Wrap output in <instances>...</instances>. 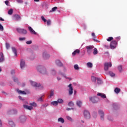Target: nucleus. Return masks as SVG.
Masks as SVG:
<instances>
[{
	"label": "nucleus",
	"mask_w": 127,
	"mask_h": 127,
	"mask_svg": "<svg viewBox=\"0 0 127 127\" xmlns=\"http://www.w3.org/2000/svg\"><path fill=\"white\" fill-rule=\"evenodd\" d=\"M37 70L41 74H45L47 73L46 69L44 66L39 65L37 67Z\"/></svg>",
	"instance_id": "f257e3e1"
},
{
	"label": "nucleus",
	"mask_w": 127,
	"mask_h": 127,
	"mask_svg": "<svg viewBox=\"0 0 127 127\" xmlns=\"http://www.w3.org/2000/svg\"><path fill=\"white\" fill-rule=\"evenodd\" d=\"M27 120V118L24 115H22L19 117V119H18V121H17V123L21 124H24Z\"/></svg>",
	"instance_id": "f03ea898"
},
{
	"label": "nucleus",
	"mask_w": 127,
	"mask_h": 127,
	"mask_svg": "<svg viewBox=\"0 0 127 127\" xmlns=\"http://www.w3.org/2000/svg\"><path fill=\"white\" fill-rule=\"evenodd\" d=\"M31 85L35 87L39 88L40 89H43V86L40 83H37L35 82L30 81Z\"/></svg>",
	"instance_id": "7ed1b4c3"
},
{
	"label": "nucleus",
	"mask_w": 127,
	"mask_h": 127,
	"mask_svg": "<svg viewBox=\"0 0 127 127\" xmlns=\"http://www.w3.org/2000/svg\"><path fill=\"white\" fill-rule=\"evenodd\" d=\"M85 48L87 50V52L88 54H91L92 52L93 49H94V46H86Z\"/></svg>",
	"instance_id": "20e7f679"
},
{
	"label": "nucleus",
	"mask_w": 127,
	"mask_h": 127,
	"mask_svg": "<svg viewBox=\"0 0 127 127\" xmlns=\"http://www.w3.org/2000/svg\"><path fill=\"white\" fill-rule=\"evenodd\" d=\"M118 42L114 40L111 42L110 47L111 49H115V48H116Z\"/></svg>",
	"instance_id": "39448f33"
},
{
	"label": "nucleus",
	"mask_w": 127,
	"mask_h": 127,
	"mask_svg": "<svg viewBox=\"0 0 127 127\" xmlns=\"http://www.w3.org/2000/svg\"><path fill=\"white\" fill-rule=\"evenodd\" d=\"M89 101L93 103H98L99 99L97 97H90L89 98Z\"/></svg>",
	"instance_id": "423d86ee"
},
{
	"label": "nucleus",
	"mask_w": 127,
	"mask_h": 127,
	"mask_svg": "<svg viewBox=\"0 0 127 127\" xmlns=\"http://www.w3.org/2000/svg\"><path fill=\"white\" fill-rule=\"evenodd\" d=\"M112 66L111 63H105L104 64V70L108 71L109 70V67H111Z\"/></svg>",
	"instance_id": "0eeeda50"
},
{
	"label": "nucleus",
	"mask_w": 127,
	"mask_h": 127,
	"mask_svg": "<svg viewBox=\"0 0 127 127\" xmlns=\"http://www.w3.org/2000/svg\"><path fill=\"white\" fill-rule=\"evenodd\" d=\"M17 32L22 34H27V31L26 30L19 28H17Z\"/></svg>",
	"instance_id": "6e6552de"
},
{
	"label": "nucleus",
	"mask_w": 127,
	"mask_h": 127,
	"mask_svg": "<svg viewBox=\"0 0 127 127\" xmlns=\"http://www.w3.org/2000/svg\"><path fill=\"white\" fill-rule=\"evenodd\" d=\"M84 117L85 119H89L90 118V114L89 111L85 110L83 113Z\"/></svg>",
	"instance_id": "1a4fd4ad"
},
{
	"label": "nucleus",
	"mask_w": 127,
	"mask_h": 127,
	"mask_svg": "<svg viewBox=\"0 0 127 127\" xmlns=\"http://www.w3.org/2000/svg\"><path fill=\"white\" fill-rule=\"evenodd\" d=\"M43 58L45 60H47V59H49V58H50V55L49 54H48L47 52H44L43 53Z\"/></svg>",
	"instance_id": "9d476101"
},
{
	"label": "nucleus",
	"mask_w": 127,
	"mask_h": 127,
	"mask_svg": "<svg viewBox=\"0 0 127 127\" xmlns=\"http://www.w3.org/2000/svg\"><path fill=\"white\" fill-rule=\"evenodd\" d=\"M68 87L69 88V89H68V94H69V95L71 96L73 94V87L72 86V84H69L68 85Z\"/></svg>",
	"instance_id": "9b49d317"
},
{
	"label": "nucleus",
	"mask_w": 127,
	"mask_h": 127,
	"mask_svg": "<svg viewBox=\"0 0 127 127\" xmlns=\"http://www.w3.org/2000/svg\"><path fill=\"white\" fill-rule=\"evenodd\" d=\"M98 114L100 115V118L102 121L104 120V112L101 110H99L98 111Z\"/></svg>",
	"instance_id": "f8f14e48"
},
{
	"label": "nucleus",
	"mask_w": 127,
	"mask_h": 127,
	"mask_svg": "<svg viewBox=\"0 0 127 127\" xmlns=\"http://www.w3.org/2000/svg\"><path fill=\"white\" fill-rule=\"evenodd\" d=\"M58 74L63 76L66 79H68L69 81H71L72 80L71 78L67 77L64 73L61 71L59 72Z\"/></svg>",
	"instance_id": "ddd939ff"
},
{
	"label": "nucleus",
	"mask_w": 127,
	"mask_h": 127,
	"mask_svg": "<svg viewBox=\"0 0 127 127\" xmlns=\"http://www.w3.org/2000/svg\"><path fill=\"white\" fill-rule=\"evenodd\" d=\"M21 19V16L17 14L13 16V20H18Z\"/></svg>",
	"instance_id": "4468645a"
},
{
	"label": "nucleus",
	"mask_w": 127,
	"mask_h": 127,
	"mask_svg": "<svg viewBox=\"0 0 127 127\" xmlns=\"http://www.w3.org/2000/svg\"><path fill=\"white\" fill-rule=\"evenodd\" d=\"M21 68L23 69L25 66V62L24 60H21V63H20Z\"/></svg>",
	"instance_id": "2eb2a0df"
},
{
	"label": "nucleus",
	"mask_w": 127,
	"mask_h": 127,
	"mask_svg": "<svg viewBox=\"0 0 127 127\" xmlns=\"http://www.w3.org/2000/svg\"><path fill=\"white\" fill-rule=\"evenodd\" d=\"M4 60L3 54L2 52L0 53V63L3 62Z\"/></svg>",
	"instance_id": "dca6fc26"
},
{
	"label": "nucleus",
	"mask_w": 127,
	"mask_h": 127,
	"mask_svg": "<svg viewBox=\"0 0 127 127\" xmlns=\"http://www.w3.org/2000/svg\"><path fill=\"white\" fill-rule=\"evenodd\" d=\"M55 63L57 66H59L60 67H61L63 66V64L59 60H57L55 61Z\"/></svg>",
	"instance_id": "f3484780"
},
{
	"label": "nucleus",
	"mask_w": 127,
	"mask_h": 127,
	"mask_svg": "<svg viewBox=\"0 0 127 127\" xmlns=\"http://www.w3.org/2000/svg\"><path fill=\"white\" fill-rule=\"evenodd\" d=\"M97 96L103 99H106L107 98L106 95L105 94L102 93H98L97 94Z\"/></svg>",
	"instance_id": "a211bd4d"
},
{
	"label": "nucleus",
	"mask_w": 127,
	"mask_h": 127,
	"mask_svg": "<svg viewBox=\"0 0 127 127\" xmlns=\"http://www.w3.org/2000/svg\"><path fill=\"white\" fill-rule=\"evenodd\" d=\"M8 124H9L11 127H15V124L12 120H9L8 121Z\"/></svg>",
	"instance_id": "6ab92c4d"
},
{
	"label": "nucleus",
	"mask_w": 127,
	"mask_h": 127,
	"mask_svg": "<svg viewBox=\"0 0 127 127\" xmlns=\"http://www.w3.org/2000/svg\"><path fill=\"white\" fill-rule=\"evenodd\" d=\"M24 108H25L28 110H29V111H31L33 109V108L32 106H29L26 105H24Z\"/></svg>",
	"instance_id": "aec40b11"
},
{
	"label": "nucleus",
	"mask_w": 127,
	"mask_h": 127,
	"mask_svg": "<svg viewBox=\"0 0 127 127\" xmlns=\"http://www.w3.org/2000/svg\"><path fill=\"white\" fill-rule=\"evenodd\" d=\"M28 30L29 31H30V33H32L33 34H37V33L30 26L28 27Z\"/></svg>",
	"instance_id": "412c9836"
},
{
	"label": "nucleus",
	"mask_w": 127,
	"mask_h": 127,
	"mask_svg": "<svg viewBox=\"0 0 127 127\" xmlns=\"http://www.w3.org/2000/svg\"><path fill=\"white\" fill-rule=\"evenodd\" d=\"M80 52V51L79 50L76 49L73 52V53H72V56H75L76 54H79Z\"/></svg>",
	"instance_id": "4be33fe9"
},
{
	"label": "nucleus",
	"mask_w": 127,
	"mask_h": 127,
	"mask_svg": "<svg viewBox=\"0 0 127 127\" xmlns=\"http://www.w3.org/2000/svg\"><path fill=\"white\" fill-rule=\"evenodd\" d=\"M51 105H53L54 107L58 106V101H53L51 102Z\"/></svg>",
	"instance_id": "5701e85b"
},
{
	"label": "nucleus",
	"mask_w": 127,
	"mask_h": 127,
	"mask_svg": "<svg viewBox=\"0 0 127 127\" xmlns=\"http://www.w3.org/2000/svg\"><path fill=\"white\" fill-rule=\"evenodd\" d=\"M58 122L59 123H61L62 124H64V120L63 118L61 117V118H58Z\"/></svg>",
	"instance_id": "b1692460"
},
{
	"label": "nucleus",
	"mask_w": 127,
	"mask_h": 127,
	"mask_svg": "<svg viewBox=\"0 0 127 127\" xmlns=\"http://www.w3.org/2000/svg\"><path fill=\"white\" fill-rule=\"evenodd\" d=\"M76 105L77 106H78L79 107H81L82 105V102L80 100H78L76 102Z\"/></svg>",
	"instance_id": "393cba45"
},
{
	"label": "nucleus",
	"mask_w": 127,
	"mask_h": 127,
	"mask_svg": "<svg viewBox=\"0 0 127 127\" xmlns=\"http://www.w3.org/2000/svg\"><path fill=\"white\" fill-rule=\"evenodd\" d=\"M114 92L116 94H119L120 93V92H121V89L119 88L118 87H116L115 90H114Z\"/></svg>",
	"instance_id": "a878e982"
},
{
	"label": "nucleus",
	"mask_w": 127,
	"mask_h": 127,
	"mask_svg": "<svg viewBox=\"0 0 127 127\" xmlns=\"http://www.w3.org/2000/svg\"><path fill=\"white\" fill-rule=\"evenodd\" d=\"M98 52L97 49L95 48L93 49V55H97V54H98Z\"/></svg>",
	"instance_id": "bb28decb"
},
{
	"label": "nucleus",
	"mask_w": 127,
	"mask_h": 127,
	"mask_svg": "<svg viewBox=\"0 0 127 127\" xmlns=\"http://www.w3.org/2000/svg\"><path fill=\"white\" fill-rule=\"evenodd\" d=\"M12 51L15 54V56H17V50L15 48L12 47Z\"/></svg>",
	"instance_id": "cd10ccee"
},
{
	"label": "nucleus",
	"mask_w": 127,
	"mask_h": 127,
	"mask_svg": "<svg viewBox=\"0 0 127 127\" xmlns=\"http://www.w3.org/2000/svg\"><path fill=\"white\" fill-rule=\"evenodd\" d=\"M18 93L19 94L26 95V93L24 91H21L18 90Z\"/></svg>",
	"instance_id": "c85d7f7f"
},
{
	"label": "nucleus",
	"mask_w": 127,
	"mask_h": 127,
	"mask_svg": "<svg viewBox=\"0 0 127 127\" xmlns=\"http://www.w3.org/2000/svg\"><path fill=\"white\" fill-rule=\"evenodd\" d=\"M68 106L69 107H73L74 106V103L72 102V101H70L68 103Z\"/></svg>",
	"instance_id": "c756f323"
},
{
	"label": "nucleus",
	"mask_w": 127,
	"mask_h": 127,
	"mask_svg": "<svg viewBox=\"0 0 127 127\" xmlns=\"http://www.w3.org/2000/svg\"><path fill=\"white\" fill-rule=\"evenodd\" d=\"M58 104H63L64 100L62 99H58L57 100Z\"/></svg>",
	"instance_id": "7c9ffc66"
},
{
	"label": "nucleus",
	"mask_w": 127,
	"mask_h": 127,
	"mask_svg": "<svg viewBox=\"0 0 127 127\" xmlns=\"http://www.w3.org/2000/svg\"><path fill=\"white\" fill-rule=\"evenodd\" d=\"M51 74L53 75V76H55L56 74V70H55L54 69H52L51 70Z\"/></svg>",
	"instance_id": "2f4dec72"
},
{
	"label": "nucleus",
	"mask_w": 127,
	"mask_h": 127,
	"mask_svg": "<svg viewBox=\"0 0 127 127\" xmlns=\"http://www.w3.org/2000/svg\"><path fill=\"white\" fill-rule=\"evenodd\" d=\"M96 80H97V83L98 84H101L102 83V80L100 78H96Z\"/></svg>",
	"instance_id": "473e14b6"
},
{
	"label": "nucleus",
	"mask_w": 127,
	"mask_h": 127,
	"mask_svg": "<svg viewBox=\"0 0 127 127\" xmlns=\"http://www.w3.org/2000/svg\"><path fill=\"white\" fill-rule=\"evenodd\" d=\"M66 119H67L68 121H70V122H72L73 121V119H72V118L70 117H69V116H66Z\"/></svg>",
	"instance_id": "72a5a7b5"
},
{
	"label": "nucleus",
	"mask_w": 127,
	"mask_h": 127,
	"mask_svg": "<svg viewBox=\"0 0 127 127\" xmlns=\"http://www.w3.org/2000/svg\"><path fill=\"white\" fill-rule=\"evenodd\" d=\"M97 78L94 76L91 77V80L92 82L96 83V82Z\"/></svg>",
	"instance_id": "f704fd0d"
},
{
	"label": "nucleus",
	"mask_w": 127,
	"mask_h": 127,
	"mask_svg": "<svg viewBox=\"0 0 127 127\" xmlns=\"http://www.w3.org/2000/svg\"><path fill=\"white\" fill-rule=\"evenodd\" d=\"M29 105L31 106H33L34 107H37V104L35 102L30 103Z\"/></svg>",
	"instance_id": "c9c22d12"
},
{
	"label": "nucleus",
	"mask_w": 127,
	"mask_h": 127,
	"mask_svg": "<svg viewBox=\"0 0 127 127\" xmlns=\"http://www.w3.org/2000/svg\"><path fill=\"white\" fill-rule=\"evenodd\" d=\"M87 66L89 68H92L93 67V64L91 63H87Z\"/></svg>",
	"instance_id": "e433bc0d"
},
{
	"label": "nucleus",
	"mask_w": 127,
	"mask_h": 127,
	"mask_svg": "<svg viewBox=\"0 0 127 127\" xmlns=\"http://www.w3.org/2000/svg\"><path fill=\"white\" fill-rule=\"evenodd\" d=\"M54 95V90H51L50 92V94L49 96L50 98H52L53 96Z\"/></svg>",
	"instance_id": "4c0bfd02"
},
{
	"label": "nucleus",
	"mask_w": 127,
	"mask_h": 127,
	"mask_svg": "<svg viewBox=\"0 0 127 127\" xmlns=\"http://www.w3.org/2000/svg\"><path fill=\"white\" fill-rule=\"evenodd\" d=\"M118 69L120 72H122L123 71V68L122 65H119L118 67Z\"/></svg>",
	"instance_id": "58836bf2"
},
{
	"label": "nucleus",
	"mask_w": 127,
	"mask_h": 127,
	"mask_svg": "<svg viewBox=\"0 0 127 127\" xmlns=\"http://www.w3.org/2000/svg\"><path fill=\"white\" fill-rule=\"evenodd\" d=\"M58 9V7L55 6L52 8V10L50 11V12H54Z\"/></svg>",
	"instance_id": "ea45409f"
},
{
	"label": "nucleus",
	"mask_w": 127,
	"mask_h": 127,
	"mask_svg": "<svg viewBox=\"0 0 127 127\" xmlns=\"http://www.w3.org/2000/svg\"><path fill=\"white\" fill-rule=\"evenodd\" d=\"M74 69L76 70H78L79 69V67L78 64H74Z\"/></svg>",
	"instance_id": "a19ab883"
},
{
	"label": "nucleus",
	"mask_w": 127,
	"mask_h": 127,
	"mask_svg": "<svg viewBox=\"0 0 127 127\" xmlns=\"http://www.w3.org/2000/svg\"><path fill=\"white\" fill-rule=\"evenodd\" d=\"M109 74L110 76L111 77L115 76V74L112 71H109Z\"/></svg>",
	"instance_id": "79ce46f5"
},
{
	"label": "nucleus",
	"mask_w": 127,
	"mask_h": 127,
	"mask_svg": "<svg viewBox=\"0 0 127 127\" xmlns=\"http://www.w3.org/2000/svg\"><path fill=\"white\" fill-rule=\"evenodd\" d=\"M13 12V10L12 9H10L9 11H8V14L11 15Z\"/></svg>",
	"instance_id": "37998d69"
},
{
	"label": "nucleus",
	"mask_w": 127,
	"mask_h": 127,
	"mask_svg": "<svg viewBox=\"0 0 127 127\" xmlns=\"http://www.w3.org/2000/svg\"><path fill=\"white\" fill-rule=\"evenodd\" d=\"M91 35H92V36H93V37L94 38L93 39L94 41H97V40H96V39H95L96 36H95V33H92Z\"/></svg>",
	"instance_id": "c03bdc74"
},
{
	"label": "nucleus",
	"mask_w": 127,
	"mask_h": 127,
	"mask_svg": "<svg viewBox=\"0 0 127 127\" xmlns=\"http://www.w3.org/2000/svg\"><path fill=\"white\" fill-rule=\"evenodd\" d=\"M112 40H113V37H110L107 39V41L108 42L112 41Z\"/></svg>",
	"instance_id": "a18cd8bd"
},
{
	"label": "nucleus",
	"mask_w": 127,
	"mask_h": 127,
	"mask_svg": "<svg viewBox=\"0 0 127 127\" xmlns=\"http://www.w3.org/2000/svg\"><path fill=\"white\" fill-rule=\"evenodd\" d=\"M11 113H12V114H16L17 113V112L16 110H13L11 111Z\"/></svg>",
	"instance_id": "49530a36"
},
{
	"label": "nucleus",
	"mask_w": 127,
	"mask_h": 127,
	"mask_svg": "<svg viewBox=\"0 0 127 127\" xmlns=\"http://www.w3.org/2000/svg\"><path fill=\"white\" fill-rule=\"evenodd\" d=\"M47 24L48 25H50L51 24V21L50 19H48V20H47Z\"/></svg>",
	"instance_id": "de8ad7c7"
},
{
	"label": "nucleus",
	"mask_w": 127,
	"mask_h": 127,
	"mask_svg": "<svg viewBox=\"0 0 127 127\" xmlns=\"http://www.w3.org/2000/svg\"><path fill=\"white\" fill-rule=\"evenodd\" d=\"M13 80H14V81L15 82H16V83H18V78H16V77H14V78H13Z\"/></svg>",
	"instance_id": "09e8293b"
},
{
	"label": "nucleus",
	"mask_w": 127,
	"mask_h": 127,
	"mask_svg": "<svg viewBox=\"0 0 127 127\" xmlns=\"http://www.w3.org/2000/svg\"><path fill=\"white\" fill-rule=\"evenodd\" d=\"M38 102H43V100L42 99V97H41L40 98H39L37 100Z\"/></svg>",
	"instance_id": "8fccbe9b"
},
{
	"label": "nucleus",
	"mask_w": 127,
	"mask_h": 127,
	"mask_svg": "<svg viewBox=\"0 0 127 127\" xmlns=\"http://www.w3.org/2000/svg\"><path fill=\"white\" fill-rule=\"evenodd\" d=\"M10 47L9 44L8 43H6V48L7 49H9V48Z\"/></svg>",
	"instance_id": "3c124183"
},
{
	"label": "nucleus",
	"mask_w": 127,
	"mask_h": 127,
	"mask_svg": "<svg viewBox=\"0 0 127 127\" xmlns=\"http://www.w3.org/2000/svg\"><path fill=\"white\" fill-rule=\"evenodd\" d=\"M41 19H42V20L44 22H47V19H46L45 18V17H44V16H41Z\"/></svg>",
	"instance_id": "603ef678"
},
{
	"label": "nucleus",
	"mask_w": 127,
	"mask_h": 127,
	"mask_svg": "<svg viewBox=\"0 0 127 127\" xmlns=\"http://www.w3.org/2000/svg\"><path fill=\"white\" fill-rule=\"evenodd\" d=\"M0 30L3 31V27L1 24H0Z\"/></svg>",
	"instance_id": "864d4df0"
},
{
	"label": "nucleus",
	"mask_w": 127,
	"mask_h": 127,
	"mask_svg": "<svg viewBox=\"0 0 127 127\" xmlns=\"http://www.w3.org/2000/svg\"><path fill=\"white\" fill-rule=\"evenodd\" d=\"M26 43L28 45L31 44L32 43V41L31 40L28 41L26 42Z\"/></svg>",
	"instance_id": "5fc2aeb1"
},
{
	"label": "nucleus",
	"mask_w": 127,
	"mask_h": 127,
	"mask_svg": "<svg viewBox=\"0 0 127 127\" xmlns=\"http://www.w3.org/2000/svg\"><path fill=\"white\" fill-rule=\"evenodd\" d=\"M26 38L25 37L19 38V40L20 41H23V40H25Z\"/></svg>",
	"instance_id": "6e6d98bb"
},
{
	"label": "nucleus",
	"mask_w": 127,
	"mask_h": 127,
	"mask_svg": "<svg viewBox=\"0 0 127 127\" xmlns=\"http://www.w3.org/2000/svg\"><path fill=\"white\" fill-rule=\"evenodd\" d=\"M71 110H74V108H66V111H70Z\"/></svg>",
	"instance_id": "4d7b16f0"
},
{
	"label": "nucleus",
	"mask_w": 127,
	"mask_h": 127,
	"mask_svg": "<svg viewBox=\"0 0 127 127\" xmlns=\"http://www.w3.org/2000/svg\"><path fill=\"white\" fill-rule=\"evenodd\" d=\"M11 74L12 75H13V74H15V71H14V70H11Z\"/></svg>",
	"instance_id": "13d9d810"
},
{
	"label": "nucleus",
	"mask_w": 127,
	"mask_h": 127,
	"mask_svg": "<svg viewBox=\"0 0 127 127\" xmlns=\"http://www.w3.org/2000/svg\"><path fill=\"white\" fill-rule=\"evenodd\" d=\"M17 2L18 3H23V1L22 0H17Z\"/></svg>",
	"instance_id": "bf43d9fd"
},
{
	"label": "nucleus",
	"mask_w": 127,
	"mask_h": 127,
	"mask_svg": "<svg viewBox=\"0 0 127 127\" xmlns=\"http://www.w3.org/2000/svg\"><path fill=\"white\" fill-rule=\"evenodd\" d=\"M117 41H119L121 40V37H117L116 38Z\"/></svg>",
	"instance_id": "052dcab7"
},
{
	"label": "nucleus",
	"mask_w": 127,
	"mask_h": 127,
	"mask_svg": "<svg viewBox=\"0 0 127 127\" xmlns=\"http://www.w3.org/2000/svg\"><path fill=\"white\" fill-rule=\"evenodd\" d=\"M19 99H20V100L23 101L24 99L22 98V97L21 96H19Z\"/></svg>",
	"instance_id": "680f3d73"
},
{
	"label": "nucleus",
	"mask_w": 127,
	"mask_h": 127,
	"mask_svg": "<svg viewBox=\"0 0 127 127\" xmlns=\"http://www.w3.org/2000/svg\"><path fill=\"white\" fill-rule=\"evenodd\" d=\"M8 3L9 1L8 0L5 1V4H6V5H8Z\"/></svg>",
	"instance_id": "e2e57ef3"
},
{
	"label": "nucleus",
	"mask_w": 127,
	"mask_h": 127,
	"mask_svg": "<svg viewBox=\"0 0 127 127\" xmlns=\"http://www.w3.org/2000/svg\"><path fill=\"white\" fill-rule=\"evenodd\" d=\"M57 79L58 81H60L61 80V78L60 77H57Z\"/></svg>",
	"instance_id": "0e129e2a"
},
{
	"label": "nucleus",
	"mask_w": 127,
	"mask_h": 127,
	"mask_svg": "<svg viewBox=\"0 0 127 127\" xmlns=\"http://www.w3.org/2000/svg\"><path fill=\"white\" fill-rule=\"evenodd\" d=\"M2 126V122L1 120H0V127H1Z\"/></svg>",
	"instance_id": "69168bd1"
},
{
	"label": "nucleus",
	"mask_w": 127,
	"mask_h": 127,
	"mask_svg": "<svg viewBox=\"0 0 127 127\" xmlns=\"http://www.w3.org/2000/svg\"><path fill=\"white\" fill-rule=\"evenodd\" d=\"M105 47L106 48H107V49L109 48V46H108V45H105Z\"/></svg>",
	"instance_id": "338daca9"
},
{
	"label": "nucleus",
	"mask_w": 127,
	"mask_h": 127,
	"mask_svg": "<svg viewBox=\"0 0 127 127\" xmlns=\"http://www.w3.org/2000/svg\"><path fill=\"white\" fill-rule=\"evenodd\" d=\"M0 21H4V20L1 17H0Z\"/></svg>",
	"instance_id": "774afa93"
}]
</instances>
